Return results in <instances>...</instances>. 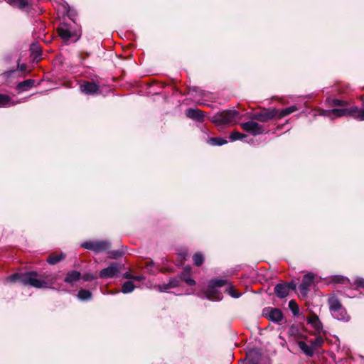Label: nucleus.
Returning a JSON list of instances; mask_svg holds the SVG:
<instances>
[{
    "instance_id": "79ce46f5",
    "label": "nucleus",
    "mask_w": 364,
    "mask_h": 364,
    "mask_svg": "<svg viewBox=\"0 0 364 364\" xmlns=\"http://www.w3.org/2000/svg\"><path fill=\"white\" fill-rule=\"evenodd\" d=\"M16 73V71L15 70H9V71H6L4 73V75L6 77H12L15 73Z\"/></svg>"
},
{
    "instance_id": "0eeeda50",
    "label": "nucleus",
    "mask_w": 364,
    "mask_h": 364,
    "mask_svg": "<svg viewBox=\"0 0 364 364\" xmlns=\"http://www.w3.org/2000/svg\"><path fill=\"white\" fill-rule=\"evenodd\" d=\"M123 265L117 262L112 263L109 267L102 269L99 274L100 278L109 279L119 276Z\"/></svg>"
},
{
    "instance_id": "2eb2a0df",
    "label": "nucleus",
    "mask_w": 364,
    "mask_h": 364,
    "mask_svg": "<svg viewBox=\"0 0 364 364\" xmlns=\"http://www.w3.org/2000/svg\"><path fill=\"white\" fill-rule=\"evenodd\" d=\"M180 278L179 276L176 277L171 278L167 284H164L162 285L158 286V289L161 291H167L171 288H175L180 285Z\"/></svg>"
},
{
    "instance_id": "c756f323",
    "label": "nucleus",
    "mask_w": 364,
    "mask_h": 364,
    "mask_svg": "<svg viewBox=\"0 0 364 364\" xmlns=\"http://www.w3.org/2000/svg\"><path fill=\"white\" fill-rule=\"evenodd\" d=\"M64 258V255L63 254L58 255L55 254H51L48 256L47 259V262L50 264H55L60 262L61 259Z\"/></svg>"
},
{
    "instance_id": "2f4dec72",
    "label": "nucleus",
    "mask_w": 364,
    "mask_h": 364,
    "mask_svg": "<svg viewBox=\"0 0 364 364\" xmlns=\"http://www.w3.org/2000/svg\"><path fill=\"white\" fill-rule=\"evenodd\" d=\"M247 137V135L242 133H240L237 131L232 132L230 135V139L232 141H236V140H243L245 138Z\"/></svg>"
},
{
    "instance_id": "cd10ccee",
    "label": "nucleus",
    "mask_w": 364,
    "mask_h": 364,
    "mask_svg": "<svg viewBox=\"0 0 364 364\" xmlns=\"http://www.w3.org/2000/svg\"><path fill=\"white\" fill-rule=\"evenodd\" d=\"M180 280L184 281L189 286H194L196 284V281L190 277L188 274L186 272H182L179 275Z\"/></svg>"
},
{
    "instance_id": "6ab92c4d",
    "label": "nucleus",
    "mask_w": 364,
    "mask_h": 364,
    "mask_svg": "<svg viewBox=\"0 0 364 364\" xmlns=\"http://www.w3.org/2000/svg\"><path fill=\"white\" fill-rule=\"evenodd\" d=\"M81 278V274L78 271L73 270L67 273L66 277L64 279V282L70 284L77 282Z\"/></svg>"
},
{
    "instance_id": "5701e85b",
    "label": "nucleus",
    "mask_w": 364,
    "mask_h": 364,
    "mask_svg": "<svg viewBox=\"0 0 364 364\" xmlns=\"http://www.w3.org/2000/svg\"><path fill=\"white\" fill-rule=\"evenodd\" d=\"M14 105L15 103L10 97L6 95L0 94V107H11Z\"/></svg>"
},
{
    "instance_id": "7c9ffc66",
    "label": "nucleus",
    "mask_w": 364,
    "mask_h": 364,
    "mask_svg": "<svg viewBox=\"0 0 364 364\" xmlns=\"http://www.w3.org/2000/svg\"><path fill=\"white\" fill-rule=\"evenodd\" d=\"M314 116L320 115V116L326 117L331 120H333V113H332V109H319L317 112H314Z\"/></svg>"
},
{
    "instance_id": "4be33fe9",
    "label": "nucleus",
    "mask_w": 364,
    "mask_h": 364,
    "mask_svg": "<svg viewBox=\"0 0 364 364\" xmlns=\"http://www.w3.org/2000/svg\"><path fill=\"white\" fill-rule=\"evenodd\" d=\"M296 110H298V107L295 105L290 106L285 109H278L277 119H281L284 117H286V116L296 112Z\"/></svg>"
},
{
    "instance_id": "dca6fc26",
    "label": "nucleus",
    "mask_w": 364,
    "mask_h": 364,
    "mask_svg": "<svg viewBox=\"0 0 364 364\" xmlns=\"http://www.w3.org/2000/svg\"><path fill=\"white\" fill-rule=\"evenodd\" d=\"M247 362L249 364H259L260 362L261 354L259 349H252L247 354Z\"/></svg>"
},
{
    "instance_id": "473e14b6",
    "label": "nucleus",
    "mask_w": 364,
    "mask_h": 364,
    "mask_svg": "<svg viewBox=\"0 0 364 364\" xmlns=\"http://www.w3.org/2000/svg\"><path fill=\"white\" fill-rule=\"evenodd\" d=\"M193 263L196 266L200 267L204 262V257L201 253H196L193 257Z\"/></svg>"
},
{
    "instance_id": "f257e3e1",
    "label": "nucleus",
    "mask_w": 364,
    "mask_h": 364,
    "mask_svg": "<svg viewBox=\"0 0 364 364\" xmlns=\"http://www.w3.org/2000/svg\"><path fill=\"white\" fill-rule=\"evenodd\" d=\"M11 282H19L25 285H30L38 289L51 288L55 283L56 277L51 274L45 273L39 275L36 272H29L25 274L15 273L7 278Z\"/></svg>"
},
{
    "instance_id": "a18cd8bd",
    "label": "nucleus",
    "mask_w": 364,
    "mask_h": 364,
    "mask_svg": "<svg viewBox=\"0 0 364 364\" xmlns=\"http://www.w3.org/2000/svg\"><path fill=\"white\" fill-rule=\"evenodd\" d=\"M121 255H122V252H121L116 251V252H112V257L113 258H117V257H119Z\"/></svg>"
},
{
    "instance_id": "58836bf2",
    "label": "nucleus",
    "mask_w": 364,
    "mask_h": 364,
    "mask_svg": "<svg viewBox=\"0 0 364 364\" xmlns=\"http://www.w3.org/2000/svg\"><path fill=\"white\" fill-rule=\"evenodd\" d=\"M81 278L82 279L83 281H85V282L92 281V280L97 279V276L93 274L87 273V274H85L82 276H81Z\"/></svg>"
},
{
    "instance_id": "f03ea898",
    "label": "nucleus",
    "mask_w": 364,
    "mask_h": 364,
    "mask_svg": "<svg viewBox=\"0 0 364 364\" xmlns=\"http://www.w3.org/2000/svg\"><path fill=\"white\" fill-rule=\"evenodd\" d=\"M241 116L235 109H226L218 112L211 117L210 121L218 127H223L237 124Z\"/></svg>"
},
{
    "instance_id": "4468645a",
    "label": "nucleus",
    "mask_w": 364,
    "mask_h": 364,
    "mask_svg": "<svg viewBox=\"0 0 364 364\" xmlns=\"http://www.w3.org/2000/svg\"><path fill=\"white\" fill-rule=\"evenodd\" d=\"M187 117L199 122L204 121L205 113L198 108H188L186 111Z\"/></svg>"
},
{
    "instance_id": "1a4fd4ad",
    "label": "nucleus",
    "mask_w": 364,
    "mask_h": 364,
    "mask_svg": "<svg viewBox=\"0 0 364 364\" xmlns=\"http://www.w3.org/2000/svg\"><path fill=\"white\" fill-rule=\"evenodd\" d=\"M277 112L278 109H264L262 112L255 114L252 118L265 122L272 119H277Z\"/></svg>"
},
{
    "instance_id": "393cba45",
    "label": "nucleus",
    "mask_w": 364,
    "mask_h": 364,
    "mask_svg": "<svg viewBox=\"0 0 364 364\" xmlns=\"http://www.w3.org/2000/svg\"><path fill=\"white\" fill-rule=\"evenodd\" d=\"M7 3L19 9H25L28 4L27 0H6Z\"/></svg>"
},
{
    "instance_id": "412c9836",
    "label": "nucleus",
    "mask_w": 364,
    "mask_h": 364,
    "mask_svg": "<svg viewBox=\"0 0 364 364\" xmlns=\"http://www.w3.org/2000/svg\"><path fill=\"white\" fill-rule=\"evenodd\" d=\"M299 348L304 352V353L309 356L311 357L314 354V350L313 349V347L311 345H308L304 341H299L298 343Z\"/></svg>"
},
{
    "instance_id": "bb28decb",
    "label": "nucleus",
    "mask_w": 364,
    "mask_h": 364,
    "mask_svg": "<svg viewBox=\"0 0 364 364\" xmlns=\"http://www.w3.org/2000/svg\"><path fill=\"white\" fill-rule=\"evenodd\" d=\"M135 287L132 281H127L122 284V292L124 294L131 293L134 290Z\"/></svg>"
},
{
    "instance_id": "aec40b11",
    "label": "nucleus",
    "mask_w": 364,
    "mask_h": 364,
    "mask_svg": "<svg viewBox=\"0 0 364 364\" xmlns=\"http://www.w3.org/2000/svg\"><path fill=\"white\" fill-rule=\"evenodd\" d=\"M35 84V80L32 79L26 80L19 82L16 88L20 92L27 91L31 89Z\"/></svg>"
},
{
    "instance_id": "7ed1b4c3",
    "label": "nucleus",
    "mask_w": 364,
    "mask_h": 364,
    "mask_svg": "<svg viewBox=\"0 0 364 364\" xmlns=\"http://www.w3.org/2000/svg\"><path fill=\"white\" fill-rule=\"evenodd\" d=\"M328 304L329 305L330 311L333 318L338 321L345 322L350 321V316L348 315L346 309L343 307L340 300L336 296L329 297L328 299Z\"/></svg>"
},
{
    "instance_id": "20e7f679",
    "label": "nucleus",
    "mask_w": 364,
    "mask_h": 364,
    "mask_svg": "<svg viewBox=\"0 0 364 364\" xmlns=\"http://www.w3.org/2000/svg\"><path fill=\"white\" fill-rule=\"evenodd\" d=\"M333 120L343 116H352L353 117L363 121L364 120V109H360L356 106L348 108H335L332 109Z\"/></svg>"
},
{
    "instance_id": "9b49d317",
    "label": "nucleus",
    "mask_w": 364,
    "mask_h": 364,
    "mask_svg": "<svg viewBox=\"0 0 364 364\" xmlns=\"http://www.w3.org/2000/svg\"><path fill=\"white\" fill-rule=\"evenodd\" d=\"M80 90L85 95H97L99 93V86L94 82L83 81L80 85Z\"/></svg>"
},
{
    "instance_id": "b1692460",
    "label": "nucleus",
    "mask_w": 364,
    "mask_h": 364,
    "mask_svg": "<svg viewBox=\"0 0 364 364\" xmlns=\"http://www.w3.org/2000/svg\"><path fill=\"white\" fill-rule=\"evenodd\" d=\"M208 144L211 146H222L227 144V140L221 137H211L207 141Z\"/></svg>"
},
{
    "instance_id": "e433bc0d",
    "label": "nucleus",
    "mask_w": 364,
    "mask_h": 364,
    "mask_svg": "<svg viewBox=\"0 0 364 364\" xmlns=\"http://www.w3.org/2000/svg\"><path fill=\"white\" fill-rule=\"evenodd\" d=\"M348 105V102L344 100H338V99H333L331 100V105L335 107H343L346 106Z\"/></svg>"
},
{
    "instance_id": "f8f14e48",
    "label": "nucleus",
    "mask_w": 364,
    "mask_h": 364,
    "mask_svg": "<svg viewBox=\"0 0 364 364\" xmlns=\"http://www.w3.org/2000/svg\"><path fill=\"white\" fill-rule=\"evenodd\" d=\"M58 32L60 38L66 41L72 37L77 36L76 31L72 30L70 26L67 23H62L58 27Z\"/></svg>"
},
{
    "instance_id": "4c0bfd02",
    "label": "nucleus",
    "mask_w": 364,
    "mask_h": 364,
    "mask_svg": "<svg viewBox=\"0 0 364 364\" xmlns=\"http://www.w3.org/2000/svg\"><path fill=\"white\" fill-rule=\"evenodd\" d=\"M332 281L334 282H336V283H341V284H345L346 282H348V279L347 278L342 277V276H338V275L334 276L332 278Z\"/></svg>"
},
{
    "instance_id": "ddd939ff",
    "label": "nucleus",
    "mask_w": 364,
    "mask_h": 364,
    "mask_svg": "<svg viewBox=\"0 0 364 364\" xmlns=\"http://www.w3.org/2000/svg\"><path fill=\"white\" fill-rule=\"evenodd\" d=\"M306 322L315 330L316 333H321L323 331V324L316 314L311 313L307 317Z\"/></svg>"
},
{
    "instance_id": "c9c22d12",
    "label": "nucleus",
    "mask_w": 364,
    "mask_h": 364,
    "mask_svg": "<svg viewBox=\"0 0 364 364\" xmlns=\"http://www.w3.org/2000/svg\"><path fill=\"white\" fill-rule=\"evenodd\" d=\"M227 291L233 298H239L241 296V294L237 293L235 289L232 285L228 286Z\"/></svg>"
},
{
    "instance_id": "ea45409f",
    "label": "nucleus",
    "mask_w": 364,
    "mask_h": 364,
    "mask_svg": "<svg viewBox=\"0 0 364 364\" xmlns=\"http://www.w3.org/2000/svg\"><path fill=\"white\" fill-rule=\"evenodd\" d=\"M18 70L21 73H26L27 65L25 63L20 64L19 62H18Z\"/></svg>"
},
{
    "instance_id": "a19ab883",
    "label": "nucleus",
    "mask_w": 364,
    "mask_h": 364,
    "mask_svg": "<svg viewBox=\"0 0 364 364\" xmlns=\"http://www.w3.org/2000/svg\"><path fill=\"white\" fill-rule=\"evenodd\" d=\"M355 283L358 287L364 289V279L358 278L355 280Z\"/></svg>"
},
{
    "instance_id": "a211bd4d",
    "label": "nucleus",
    "mask_w": 364,
    "mask_h": 364,
    "mask_svg": "<svg viewBox=\"0 0 364 364\" xmlns=\"http://www.w3.org/2000/svg\"><path fill=\"white\" fill-rule=\"evenodd\" d=\"M274 292L279 298L283 299L289 294V286L286 284H278L274 287Z\"/></svg>"
},
{
    "instance_id": "6e6552de",
    "label": "nucleus",
    "mask_w": 364,
    "mask_h": 364,
    "mask_svg": "<svg viewBox=\"0 0 364 364\" xmlns=\"http://www.w3.org/2000/svg\"><path fill=\"white\" fill-rule=\"evenodd\" d=\"M240 127L244 131L253 136L260 135L264 132V126L253 120L242 123Z\"/></svg>"
},
{
    "instance_id": "9d476101",
    "label": "nucleus",
    "mask_w": 364,
    "mask_h": 364,
    "mask_svg": "<svg viewBox=\"0 0 364 364\" xmlns=\"http://www.w3.org/2000/svg\"><path fill=\"white\" fill-rule=\"evenodd\" d=\"M314 282V274L311 272L306 274L302 279L301 283L299 285V291L301 294L306 296L310 291L311 286Z\"/></svg>"
},
{
    "instance_id": "49530a36",
    "label": "nucleus",
    "mask_w": 364,
    "mask_h": 364,
    "mask_svg": "<svg viewBox=\"0 0 364 364\" xmlns=\"http://www.w3.org/2000/svg\"><path fill=\"white\" fill-rule=\"evenodd\" d=\"M124 277L126 279H132L133 278V275L131 274L129 272H126L123 274Z\"/></svg>"
},
{
    "instance_id": "423d86ee",
    "label": "nucleus",
    "mask_w": 364,
    "mask_h": 364,
    "mask_svg": "<svg viewBox=\"0 0 364 364\" xmlns=\"http://www.w3.org/2000/svg\"><path fill=\"white\" fill-rule=\"evenodd\" d=\"M81 247L100 253L107 250L110 247V243L107 240L86 241L81 244Z\"/></svg>"
},
{
    "instance_id": "39448f33",
    "label": "nucleus",
    "mask_w": 364,
    "mask_h": 364,
    "mask_svg": "<svg viewBox=\"0 0 364 364\" xmlns=\"http://www.w3.org/2000/svg\"><path fill=\"white\" fill-rule=\"evenodd\" d=\"M228 283L226 279H215L209 282L208 289L205 291V297L212 301H220L223 299L222 294L215 289V287H221Z\"/></svg>"
},
{
    "instance_id": "c03bdc74",
    "label": "nucleus",
    "mask_w": 364,
    "mask_h": 364,
    "mask_svg": "<svg viewBox=\"0 0 364 364\" xmlns=\"http://www.w3.org/2000/svg\"><path fill=\"white\" fill-rule=\"evenodd\" d=\"M145 278L144 276H133V278H132V279L136 280V281H142Z\"/></svg>"
},
{
    "instance_id": "f704fd0d",
    "label": "nucleus",
    "mask_w": 364,
    "mask_h": 364,
    "mask_svg": "<svg viewBox=\"0 0 364 364\" xmlns=\"http://www.w3.org/2000/svg\"><path fill=\"white\" fill-rule=\"evenodd\" d=\"M289 308L294 316H297L299 314V308L294 300L289 301Z\"/></svg>"
},
{
    "instance_id": "c85d7f7f",
    "label": "nucleus",
    "mask_w": 364,
    "mask_h": 364,
    "mask_svg": "<svg viewBox=\"0 0 364 364\" xmlns=\"http://www.w3.org/2000/svg\"><path fill=\"white\" fill-rule=\"evenodd\" d=\"M77 298L82 301L90 300L92 298V294L86 289H81L77 294Z\"/></svg>"
},
{
    "instance_id": "f3484780",
    "label": "nucleus",
    "mask_w": 364,
    "mask_h": 364,
    "mask_svg": "<svg viewBox=\"0 0 364 364\" xmlns=\"http://www.w3.org/2000/svg\"><path fill=\"white\" fill-rule=\"evenodd\" d=\"M268 318L274 323H279L283 320V314L278 309H270Z\"/></svg>"
},
{
    "instance_id": "72a5a7b5",
    "label": "nucleus",
    "mask_w": 364,
    "mask_h": 364,
    "mask_svg": "<svg viewBox=\"0 0 364 364\" xmlns=\"http://www.w3.org/2000/svg\"><path fill=\"white\" fill-rule=\"evenodd\" d=\"M323 342L324 341L323 338L318 336L314 341H311V346L313 347V349L315 351L323 345Z\"/></svg>"
},
{
    "instance_id": "a878e982",
    "label": "nucleus",
    "mask_w": 364,
    "mask_h": 364,
    "mask_svg": "<svg viewBox=\"0 0 364 364\" xmlns=\"http://www.w3.org/2000/svg\"><path fill=\"white\" fill-rule=\"evenodd\" d=\"M30 50L35 60L38 58L41 55V48L38 43H32L30 46Z\"/></svg>"
},
{
    "instance_id": "37998d69",
    "label": "nucleus",
    "mask_w": 364,
    "mask_h": 364,
    "mask_svg": "<svg viewBox=\"0 0 364 364\" xmlns=\"http://www.w3.org/2000/svg\"><path fill=\"white\" fill-rule=\"evenodd\" d=\"M287 284V286H289V291L290 289H291V290H295V289H296V284L295 283H294V282H290V283H289V284Z\"/></svg>"
}]
</instances>
